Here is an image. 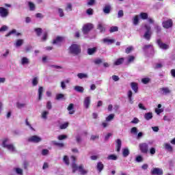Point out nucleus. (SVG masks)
<instances>
[{
	"label": "nucleus",
	"mask_w": 175,
	"mask_h": 175,
	"mask_svg": "<svg viewBox=\"0 0 175 175\" xmlns=\"http://www.w3.org/2000/svg\"><path fill=\"white\" fill-rule=\"evenodd\" d=\"M71 158L72 159V163L71 164L72 173H76V172H77L78 170L79 174L81 175H85L88 174V170L84 169V165H80L79 166H78L77 164H76V157L72 156Z\"/></svg>",
	"instance_id": "nucleus-1"
},
{
	"label": "nucleus",
	"mask_w": 175,
	"mask_h": 175,
	"mask_svg": "<svg viewBox=\"0 0 175 175\" xmlns=\"http://www.w3.org/2000/svg\"><path fill=\"white\" fill-rule=\"evenodd\" d=\"M68 50V54L74 55V57H76V55H79V54H81V46L77 44H71Z\"/></svg>",
	"instance_id": "nucleus-2"
},
{
	"label": "nucleus",
	"mask_w": 175,
	"mask_h": 175,
	"mask_svg": "<svg viewBox=\"0 0 175 175\" xmlns=\"http://www.w3.org/2000/svg\"><path fill=\"white\" fill-rule=\"evenodd\" d=\"M6 143H8V139H5L3 141L2 147H3V148H7V150H8L10 152H17V150H16V146H14V144H8Z\"/></svg>",
	"instance_id": "nucleus-3"
},
{
	"label": "nucleus",
	"mask_w": 175,
	"mask_h": 175,
	"mask_svg": "<svg viewBox=\"0 0 175 175\" xmlns=\"http://www.w3.org/2000/svg\"><path fill=\"white\" fill-rule=\"evenodd\" d=\"M144 28L146 31L143 36V38L144 39H146V40H150L151 39V35H152V32L151 31V26L146 24L144 25Z\"/></svg>",
	"instance_id": "nucleus-4"
},
{
	"label": "nucleus",
	"mask_w": 175,
	"mask_h": 175,
	"mask_svg": "<svg viewBox=\"0 0 175 175\" xmlns=\"http://www.w3.org/2000/svg\"><path fill=\"white\" fill-rule=\"evenodd\" d=\"M27 142L29 143H40L42 142V137L38 135H33L27 139Z\"/></svg>",
	"instance_id": "nucleus-5"
},
{
	"label": "nucleus",
	"mask_w": 175,
	"mask_h": 175,
	"mask_svg": "<svg viewBox=\"0 0 175 175\" xmlns=\"http://www.w3.org/2000/svg\"><path fill=\"white\" fill-rule=\"evenodd\" d=\"M139 150L143 154H147L148 152V144L147 143H141L139 145Z\"/></svg>",
	"instance_id": "nucleus-6"
},
{
	"label": "nucleus",
	"mask_w": 175,
	"mask_h": 175,
	"mask_svg": "<svg viewBox=\"0 0 175 175\" xmlns=\"http://www.w3.org/2000/svg\"><path fill=\"white\" fill-rule=\"evenodd\" d=\"M94 28V25L92 23H88L83 27V32L84 35H87L91 29Z\"/></svg>",
	"instance_id": "nucleus-7"
},
{
	"label": "nucleus",
	"mask_w": 175,
	"mask_h": 175,
	"mask_svg": "<svg viewBox=\"0 0 175 175\" xmlns=\"http://www.w3.org/2000/svg\"><path fill=\"white\" fill-rule=\"evenodd\" d=\"M150 173L152 175H162L163 174V170H162V168L153 167L151 170Z\"/></svg>",
	"instance_id": "nucleus-8"
},
{
	"label": "nucleus",
	"mask_w": 175,
	"mask_h": 175,
	"mask_svg": "<svg viewBox=\"0 0 175 175\" xmlns=\"http://www.w3.org/2000/svg\"><path fill=\"white\" fill-rule=\"evenodd\" d=\"M0 16L2 18H6L9 16V10L3 7H0Z\"/></svg>",
	"instance_id": "nucleus-9"
},
{
	"label": "nucleus",
	"mask_w": 175,
	"mask_h": 175,
	"mask_svg": "<svg viewBox=\"0 0 175 175\" xmlns=\"http://www.w3.org/2000/svg\"><path fill=\"white\" fill-rule=\"evenodd\" d=\"M157 43L159 49H161L162 50H168L170 47L168 44L162 42V40H161V39L157 40Z\"/></svg>",
	"instance_id": "nucleus-10"
},
{
	"label": "nucleus",
	"mask_w": 175,
	"mask_h": 175,
	"mask_svg": "<svg viewBox=\"0 0 175 175\" xmlns=\"http://www.w3.org/2000/svg\"><path fill=\"white\" fill-rule=\"evenodd\" d=\"M162 24H163V28H165L167 29L169 28H171V27H172L173 21H172V19H169L167 21H163Z\"/></svg>",
	"instance_id": "nucleus-11"
},
{
	"label": "nucleus",
	"mask_w": 175,
	"mask_h": 175,
	"mask_svg": "<svg viewBox=\"0 0 175 175\" xmlns=\"http://www.w3.org/2000/svg\"><path fill=\"white\" fill-rule=\"evenodd\" d=\"M90 105H91V97H85L83 100V106L86 109H90Z\"/></svg>",
	"instance_id": "nucleus-12"
},
{
	"label": "nucleus",
	"mask_w": 175,
	"mask_h": 175,
	"mask_svg": "<svg viewBox=\"0 0 175 175\" xmlns=\"http://www.w3.org/2000/svg\"><path fill=\"white\" fill-rule=\"evenodd\" d=\"M70 83V79H67L66 80L62 81L60 82V87L62 90H66V84H69Z\"/></svg>",
	"instance_id": "nucleus-13"
},
{
	"label": "nucleus",
	"mask_w": 175,
	"mask_h": 175,
	"mask_svg": "<svg viewBox=\"0 0 175 175\" xmlns=\"http://www.w3.org/2000/svg\"><path fill=\"white\" fill-rule=\"evenodd\" d=\"M163 95H168L172 94V90L169 88H161L159 89Z\"/></svg>",
	"instance_id": "nucleus-14"
},
{
	"label": "nucleus",
	"mask_w": 175,
	"mask_h": 175,
	"mask_svg": "<svg viewBox=\"0 0 175 175\" xmlns=\"http://www.w3.org/2000/svg\"><path fill=\"white\" fill-rule=\"evenodd\" d=\"M29 59L27 57H23L21 59V64L23 65V66L25 65H29Z\"/></svg>",
	"instance_id": "nucleus-15"
},
{
	"label": "nucleus",
	"mask_w": 175,
	"mask_h": 175,
	"mask_svg": "<svg viewBox=\"0 0 175 175\" xmlns=\"http://www.w3.org/2000/svg\"><path fill=\"white\" fill-rule=\"evenodd\" d=\"M67 110L68 111V114H75V105L73 103L69 104L67 107Z\"/></svg>",
	"instance_id": "nucleus-16"
},
{
	"label": "nucleus",
	"mask_w": 175,
	"mask_h": 175,
	"mask_svg": "<svg viewBox=\"0 0 175 175\" xmlns=\"http://www.w3.org/2000/svg\"><path fill=\"white\" fill-rule=\"evenodd\" d=\"M116 151L118 152H120V151H121V146H122V142L121 141V139H118L116 141Z\"/></svg>",
	"instance_id": "nucleus-17"
},
{
	"label": "nucleus",
	"mask_w": 175,
	"mask_h": 175,
	"mask_svg": "<svg viewBox=\"0 0 175 175\" xmlns=\"http://www.w3.org/2000/svg\"><path fill=\"white\" fill-rule=\"evenodd\" d=\"M111 10V5H105L103 9V12L105 14H109L110 11Z\"/></svg>",
	"instance_id": "nucleus-18"
},
{
	"label": "nucleus",
	"mask_w": 175,
	"mask_h": 175,
	"mask_svg": "<svg viewBox=\"0 0 175 175\" xmlns=\"http://www.w3.org/2000/svg\"><path fill=\"white\" fill-rule=\"evenodd\" d=\"M132 95H133L132 90H129L127 93V96H128L129 102L131 105H133V97H132Z\"/></svg>",
	"instance_id": "nucleus-19"
},
{
	"label": "nucleus",
	"mask_w": 175,
	"mask_h": 175,
	"mask_svg": "<svg viewBox=\"0 0 175 175\" xmlns=\"http://www.w3.org/2000/svg\"><path fill=\"white\" fill-rule=\"evenodd\" d=\"M105 168V165L102 163V162H98L96 165V169L98 172V173H101L102 170Z\"/></svg>",
	"instance_id": "nucleus-20"
},
{
	"label": "nucleus",
	"mask_w": 175,
	"mask_h": 175,
	"mask_svg": "<svg viewBox=\"0 0 175 175\" xmlns=\"http://www.w3.org/2000/svg\"><path fill=\"white\" fill-rule=\"evenodd\" d=\"M131 86L132 90L134 91L135 94H137L138 90H139V86L137 85V83L135 82H132L131 83Z\"/></svg>",
	"instance_id": "nucleus-21"
},
{
	"label": "nucleus",
	"mask_w": 175,
	"mask_h": 175,
	"mask_svg": "<svg viewBox=\"0 0 175 175\" xmlns=\"http://www.w3.org/2000/svg\"><path fill=\"white\" fill-rule=\"evenodd\" d=\"M124 61H125L124 57L119 58L114 62L113 65L118 66V65H122V64H124Z\"/></svg>",
	"instance_id": "nucleus-22"
},
{
	"label": "nucleus",
	"mask_w": 175,
	"mask_h": 175,
	"mask_svg": "<svg viewBox=\"0 0 175 175\" xmlns=\"http://www.w3.org/2000/svg\"><path fill=\"white\" fill-rule=\"evenodd\" d=\"M64 40V38L58 36L53 41V44H59V43L62 42Z\"/></svg>",
	"instance_id": "nucleus-23"
},
{
	"label": "nucleus",
	"mask_w": 175,
	"mask_h": 175,
	"mask_svg": "<svg viewBox=\"0 0 175 175\" xmlns=\"http://www.w3.org/2000/svg\"><path fill=\"white\" fill-rule=\"evenodd\" d=\"M103 43L105 44H113L116 42L114 39L104 38L103 40Z\"/></svg>",
	"instance_id": "nucleus-24"
},
{
	"label": "nucleus",
	"mask_w": 175,
	"mask_h": 175,
	"mask_svg": "<svg viewBox=\"0 0 175 175\" xmlns=\"http://www.w3.org/2000/svg\"><path fill=\"white\" fill-rule=\"evenodd\" d=\"M96 50H98L96 49V47L88 49V55H94V54H95L96 53Z\"/></svg>",
	"instance_id": "nucleus-25"
},
{
	"label": "nucleus",
	"mask_w": 175,
	"mask_h": 175,
	"mask_svg": "<svg viewBox=\"0 0 175 175\" xmlns=\"http://www.w3.org/2000/svg\"><path fill=\"white\" fill-rule=\"evenodd\" d=\"M52 144L56 146L57 147H59V148H64V147H65V144L64 143H59L57 141H52Z\"/></svg>",
	"instance_id": "nucleus-26"
},
{
	"label": "nucleus",
	"mask_w": 175,
	"mask_h": 175,
	"mask_svg": "<svg viewBox=\"0 0 175 175\" xmlns=\"http://www.w3.org/2000/svg\"><path fill=\"white\" fill-rule=\"evenodd\" d=\"M144 118L146 120V121H150L152 118V112H148L144 114Z\"/></svg>",
	"instance_id": "nucleus-27"
},
{
	"label": "nucleus",
	"mask_w": 175,
	"mask_h": 175,
	"mask_svg": "<svg viewBox=\"0 0 175 175\" xmlns=\"http://www.w3.org/2000/svg\"><path fill=\"white\" fill-rule=\"evenodd\" d=\"M23 44H24V40L19 39L16 41L14 46L16 47H21V46H23Z\"/></svg>",
	"instance_id": "nucleus-28"
},
{
	"label": "nucleus",
	"mask_w": 175,
	"mask_h": 175,
	"mask_svg": "<svg viewBox=\"0 0 175 175\" xmlns=\"http://www.w3.org/2000/svg\"><path fill=\"white\" fill-rule=\"evenodd\" d=\"M164 147L167 151H169V152H173V147L170 144L165 143L164 144Z\"/></svg>",
	"instance_id": "nucleus-29"
},
{
	"label": "nucleus",
	"mask_w": 175,
	"mask_h": 175,
	"mask_svg": "<svg viewBox=\"0 0 175 175\" xmlns=\"http://www.w3.org/2000/svg\"><path fill=\"white\" fill-rule=\"evenodd\" d=\"M43 96V87L40 86L38 88V100H42Z\"/></svg>",
	"instance_id": "nucleus-30"
},
{
	"label": "nucleus",
	"mask_w": 175,
	"mask_h": 175,
	"mask_svg": "<svg viewBox=\"0 0 175 175\" xmlns=\"http://www.w3.org/2000/svg\"><path fill=\"white\" fill-rule=\"evenodd\" d=\"M49 113L50 112H49V111H42L41 113V118H42V120H47V116H49Z\"/></svg>",
	"instance_id": "nucleus-31"
},
{
	"label": "nucleus",
	"mask_w": 175,
	"mask_h": 175,
	"mask_svg": "<svg viewBox=\"0 0 175 175\" xmlns=\"http://www.w3.org/2000/svg\"><path fill=\"white\" fill-rule=\"evenodd\" d=\"M10 54V50L5 49V52L1 55V57L3 58V59H5V58H8Z\"/></svg>",
	"instance_id": "nucleus-32"
},
{
	"label": "nucleus",
	"mask_w": 175,
	"mask_h": 175,
	"mask_svg": "<svg viewBox=\"0 0 175 175\" xmlns=\"http://www.w3.org/2000/svg\"><path fill=\"white\" fill-rule=\"evenodd\" d=\"M28 6L29 8V10H31V12H33V10L36 9V6L35 5V4L31 1H28Z\"/></svg>",
	"instance_id": "nucleus-33"
},
{
	"label": "nucleus",
	"mask_w": 175,
	"mask_h": 175,
	"mask_svg": "<svg viewBox=\"0 0 175 175\" xmlns=\"http://www.w3.org/2000/svg\"><path fill=\"white\" fill-rule=\"evenodd\" d=\"M107 159H108V161H117L118 157L116 154H110L107 157Z\"/></svg>",
	"instance_id": "nucleus-34"
},
{
	"label": "nucleus",
	"mask_w": 175,
	"mask_h": 175,
	"mask_svg": "<svg viewBox=\"0 0 175 175\" xmlns=\"http://www.w3.org/2000/svg\"><path fill=\"white\" fill-rule=\"evenodd\" d=\"M74 90L77 91V92H84V88L81 86L76 85L75 86Z\"/></svg>",
	"instance_id": "nucleus-35"
},
{
	"label": "nucleus",
	"mask_w": 175,
	"mask_h": 175,
	"mask_svg": "<svg viewBox=\"0 0 175 175\" xmlns=\"http://www.w3.org/2000/svg\"><path fill=\"white\" fill-rule=\"evenodd\" d=\"M133 25H139V15H135L133 18Z\"/></svg>",
	"instance_id": "nucleus-36"
},
{
	"label": "nucleus",
	"mask_w": 175,
	"mask_h": 175,
	"mask_svg": "<svg viewBox=\"0 0 175 175\" xmlns=\"http://www.w3.org/2000/svg\"><path fill=\"white\" fill-rule=\"evenodd\" d=\"M77 77H79V79H88V75L85 74V73H78L77 74Z\"/></svg>",
	"instance_id": "nucleus-37"
},
{
	"label": "nucleus",
	"mask_w": 175,
	"mask_h": 175,
	"mask_svg": "<svg viewBox=\"0 0 175 175\" xmlns=\"http://www.w3.org/2000/svg\"><path fill=\"white\" fill-rule=\"evenodd\" d=\"M97 29H99L100 32H105V27H103V24L99 22L97 25Z\"/></svg>",
	"instance_id": "nucleus-38"
},
{
	"label": "nucleus",
	"mask_w": 175,
	"mask_h": 175,
	"mask_svg": "<svg viewBox=\"0 0 175 175\" xmlns=\"http://www.w3.org/2000/svg\"><path fill=\"white\" fill-rule=\"evenodd\" d=\"M141 18H142V20H147L148 18V14L146 12H142L139 14Z\"/></svg>",
	"instance_id": "nucleus-39"
},
{
	"label": "nucleus",
	"mask_w": 175,
	"mask_h": 175,
	"mask_svg": "<svg viewBox=\"0 0 175 175\" xmlns=\"http://www.w3.org/2000/svg\"><path fill=\"white\" fill-rule=\"evenodd\" d=\"M38 84H39V78L34 77L32 80V85L33 87H36V85H37Z\"/></svg>",
	"instance_id": "nucleus-40"
},
{
	"label": "nucleus",
	"mask_w": 175,
	"mask_h": 175,
	"mask_svg": "<svg viewBox=\"0 0 175 175\" xmlns=\"http://www.w3.org/2000/svg\"><path fill=\"white\" fill-rule=\"evenodd\" d=\"M35 32L36 33L37 36H40L42 35V32L43 31L42 30V28H36L34 29Z\"/></svg>",
	"instance_id": "nucleus-41"
},
{
	"label": "nucleus",
	"mask_w": 175,
	"mask_h": 175,
	"mask_svg": "<svg viewBox=\"0 0 175 175\" xmlns=\"http://www.w3.org/2000/svg\"><path fill=\"white\" fill-rule=\"evenodd\" d=\"M27 106V103H16V107L18 109H23Z\"/></svg>",
	"instance_id": "nucleus-42"
},
{
	"label": "nucleus",
	"mask_w": 175,
	"mask_h": 175,
	"mask_svg": "<svg viewBox=\"0 0 175 175\" xmlns=\"http://www.w3.org/2000/svg\"><path fill=\"white\" fill-rule=\"evenodd\" d=\"M122 155L123 157H124V158H126V157L129 155V149L128 148L123 149Z\"/></svg>",
	"instance_id": "nucleus-43"
},
{
	"label": "nucleus",
	"mask_w": 175,
	"mask_h": 175,
	"mask_svg": "<svg viewBox=\"0 0 175 175\" xmlns=\"http://www.w3.org/2000/svg\"><path fill=\"white\" fill-rule=\"evenodd\" d=\"M57 13L59 17H64L65 16V14L64 13V10L62 8H58Z\"/></svg>",
	"instance_id": "nucleus-44"
},
{
	"label": "nucleus",
	"mask_w": 175,
	"mask_h": 175,
	"mask_svg": "<svg viewBox=\"0 0 175 175\" xmlns=\"http://www.w3.org/2000/svg\"><path fill=\"white\" fill-rule=\"evenodd\" d=\"M118 31V27L117 26H113L109 29V32L111 33H113V32H117Z\"/></svg>",
	"instance_id": "nucleus-45"
},
{
	"label": "nucleus",
	"mask_w": 175,
	"mask_h": 175,
	"mask_svg": "<svg viewBox=\"0 0 175 175\" xmlns=\"http://www.w3.org/2000/svg\"><path fill=\"white\" fill-rule=\"evenodd\" d=\"M131 51H133V46H130L127 47V48L125 49V53H126V54H129V53H131Z\"/></svg>",
	"instance_id": "nucleus-46"
},
{
	"label": "nucleus",
	"mask_w": 175,
	"mask_h": 175,
	"mask_svg": "<svg viewBox=\"0 0 175 175\" xmlns=\"http://www.w3.org/2000/svg\"><path fill=\"white\" fill-rule=\"evenodd\" d=\"M63 161L64 162V163H66V165H67V166H69V157H68V156L64 157Z\"/></svg>",
	"instance_id": "nucleus-47"
},
{
	"label": "nucleus",
	"mask_w": 175,
	"mask_h": 175,
	"mask_svg": "<svg viewBox=\"0 0 175 175\" xmlns=\"http://www.w3.org/2000/svg\"><path fill=\"white\" fill-rule=\"evenodd\" d=\"M150 81L151 79L150 78H143L142 79V83H143V84H148Z\"/></svg>",
	"instance_id": "nucleus-48"
},
{
	"label": "nucleus",
	"mask_w": 175,
	"mask_h": 175,
	"mask_svg": "<svg viewBox=\"0 0 175 175\" xmlns=\"http://www.w3.org/2000/svg\"><path fill=\"white\" fill-rule=\"evenodd\" d=\"M17 32V30H16L15 29H13L12 31H10L8 33H7L5 35V37L8 38L9 36H10V35H13V34H16Z\"/></svg>",
	"instance_id": "nucleus-49"
},
{
	"label": "nucleus",
	"mask_w": 175,
	"mask_h": 175,
	"mask_svg": "<svg viewBox=\"0 0 175 175\" xmlns=\"http://www.w3.org/2000/svg\"><path fill=\"white\" fill-rule=\"evenodd\" d=\"M114 120V113H111L106 118V121L109 122Z\"/></svg>",
	"instance_id": "nucleus-50"
},
{
	"label": "nucleus",
	"mask_w": 175,
	"mask_h": 175,
	"mask_svg": "<svg viewBox=\"0 0 175 175\" xmlns=\"http://www.w3.org/2000/svg\"><path fill=\"white\" fill-rule=\"evenodd\" d=\"M25 125L27 126H29V128L31 130V131H35V129H33V127H32V126L31 125V123H29V122H28V119L25 120Z\"/></svg>",
	"instance_id": "nucleus-51"
},
{
	"label": "nucleus",
	"mask_w": 175,
	"mask_h": 175,
	"mask_svg": "<svg viewBox=\"0 0 175 175\" xmlns=\"http://www.w3.org/2000/svg\"><path fill=\"white\" fill-rule=\"evenodd\" d=\"M46 109L48 110H51V109H53V104L51 103V101H48L46 103Z\"/></svg>",
	"instance_id": "nucleus-52"
},
{
	"label": "nucleus",
	"mask_w": 175,
	"mask_h": 175,
	"mask_svg": "<svg viewBox=\"0 0 175 175\" xmlns=\"http://www.w3.org/2000/svg\"><path fill=\"white\" fill-rule=\"evenodd\" d=\"M66 12H72V4L71 3H67V5L66 7Z\"/></svg>",
	"instance_id": "nucleus-53"
},
{
	"label": "nucleus",
	"mask_w": 175,
	"mask_h": 175,
	"mask_svg": "<svg viewBox=\"0 0 175 175\" xmlns=\"http://www.w3.org/2000/svg\"><path fill=\"white\" fill-rule=\"evenodd\" d=\"M151 48H152V44H147L144 46L143 50L144 51H147L148 49H151Z\"/></svg>",
	"instance_id": "nucleus-54"
},
{
	"label": "nucleus",
	"mask_w": 175,
	"mask_h": 175,
	"mask_svg": "<svg viewBox=\"0 0 175 175\" xmlns=\"http://www.w3.org/2000/svg\"><path fill=\"white\" fill-rule=\"evenodd\" d=\"M58 140H65V139H68V136L65 135H61L57 137Z\"/></svg>",
	"instance_id": "nucleus-55"
},
{
	"label": "nucleus",
	"mask_w": 175,
	"mask_h": 175,
	"mask_svg": "<svg viewBox=\"0 0 175 175\" xmlns=\"http://www.w3.org/2000/svg\"><path fill=\"white\" fill-rule=\"evenodd\" d=\"M9 29V27L6 25H3L0 28V32H5V31H8Z\"/></svg>",
	"instance_id": "nucleus-56"
},
{
	"label": "nucleus",
	"mask_w": 175,
	"mask_h": 175,
	"mask_svg": "<svg viewBox=\"0 0 175 175\" xmlns=\"http://www.w3.org/2000/svg\"><path fill=\"white\" fill-rule=\"evenodd\" d=\"M86 13L88 14V16H92V14H94V10L89 8L87 10Z\"/></svg>",
	"instance_id": "nucleus-57"
},
{
	"label": "nucleus",
	"mask_w": 175,
	"mask_h": 175,
	"mask_svg": "<svg viewBox=\"0 0 175 175\" xmlns=\"http://www.w3.org/2000/svg\"><path fill=\"white\" fill-rule=\"evenodd\" d=\"M68 125H69V123L66 122L63 124H61L59 128H60V129H66V128H67V126H68Z\"/></svg>",
	"instance_id": "nucleus-58"
},
{
	"label": "nucleus",
	"mask_w": 175,
	"mask_h": 175,
	"mask_svg": "<svg viewBox=\"0 0 175 175\" xmlns=\"http://www.w3.org/2000/svg\"><path fill=\"white\" fill-rule=\"evenodd\" d=\"M121 17H124V11L123 10H119L118 12V18H121Z\"/></svg>",
	"instance_id": "nucleus-59"
},
{
	"label": "nucleus",
	"mask_w": 175,
	"mask_h": 175,
	"mask_svg": "<svg viewBox=\"0 0 175 175\" xmlns=\"http://www.w3.org/2000/svg\"><path fill=\"white\" fill-rule=\"evenodd\" d=\"M131 133H134V135H137V128L136 127H133L131 129Z\"/></svg>",
	"instance_id": "nucleus-60"
},
{
	"label": "nucleus",
	"mask_w": 175,
	"mask_h": 175,
	"mask_svg": "<svg viewBox=\"0 0 175 175\" xmlns=\"http://www.w3.org/2000/svg\"><path fill=\"white\" fill-rule=\"evenodd\" d=\"M135 61V56H129L128 62L131 64V62H133Z\"/></svg>",
	"instance_id": "nucleus-61"
},
{
	"label": "nucleus",
	"mask_w": 175,
	"mask_h": 175,
	"mask_svg": "<svg viewBox=\"0 0 175 175\" xmlns=\"http://www.w3.org/2000/svg\"><path fill=\"white\" fill-rule=\"evenodd\" d=\"M154 29L156 30L157 33H159V32L161 31V26L156 25L154 27Z\"/></svg>",
	"instance_id": "nucleus-62"
},
{
	"label": "nucleus",
	"mask_w": 175,
	"mask_h": 175,
	"mask_svg": "<svg viewBox=\"0 0 175 175\" xmlns=\"http://www.w3.org/2000/svg\"><path fill=\"white\" fill-rule=\"evenodd\" d=\"M16 172L17 173V174L23 175V169L16 168Z\"/></svg>",
	"instance_id": "nucleus-63"
},
{
	"label": "nucleus",
	"mask_w": 175,
	"mask_h": 175,
	"mask_svg": "<svg viewBox=\"0 0 175 175\" xmlns=\"http://www.w3.org/2000/svg\"><path fill=\"white\" fill-rule=\"evenodd\" d=\"M49 154V150L47 149H44L42 151V155L46 156Z\"/></svg>",
	"instance_id": "nucleus-64"
}]
</instances>
